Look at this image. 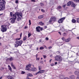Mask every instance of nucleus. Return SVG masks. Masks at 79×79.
<instances>
[{
	"mask_svg": "<svg viewBox=\"0 0 79 79\" xmlns=\"http://www.w3.org/2000/svg\"><path fill=\"white\" fill-rule=\"evenodd\" d=\"M62 40H65V39H64V37H63L62 38Z\"/></svg>",
	"mask_w": 79,
	"mask_h": 79,
	"instance_id": "44",
	"label": "nucleus"
},
{
	"mask_svg": "<svg viewBox=\"0 0 79 79\" xmlns=\"http://www.w3.org/2000/svg\"><path fill=\"white\" fill-rule=\"evenodd\" d=\"M56 20V18L54 17H51L50 19L49 23H54V21Z\"/></svg>",
	"mask_w": 79,
	"mask_h": 79,
	"instance_id": "4",
	"label": "nucleus"
},
{
	"mask_svg": "<svg viewBox=\"0 0 79 79\" xmlns=\"http://www.w3.org/2000/svg\"><path fill=\"white\" fill-rule=\"evenodd\" d=\"M7 60H10V61H12L14 60L13 57H11L7 59Z\"/></svg>",
	"mask_w": 79,
	"mask_h": 79,
	"instance_id": "12",
	"label": "nucleus"
},
{
	"mask_svg": "<svg viewBox=\"0 0 79 79\" xmlns=\"http://www.w3.org/2000/svg\"><path fill=\"white\" fill-rule=\"evenodd\" d=\"M27 79H31V78H28V77H27Z\"/></svg>",
	"mask_w": 79,
	"mask_h": 79,
	"instance_id": "56",
	"label": "nucleus"
},
{
	"mask_svg": "<svg viewBox=\"0 0 79 79\" xmlns=\"http://www.w3.org/2000/svg\"><path fill=\"white\" fill-rule=\"evenodd\" d=\"M10 15L11 17H12V16H13V13H12V12H10Z\"/></svg>",
	"mask_w": 79,
	"mask_h": 79,
	"instance_id": "29",
	"label": "nucleus"
},
{
	"mask_svg": "<svg viewBox=\"0 0 79 79\" xmlns=\"http://www.w3.org/2000/svg\"><path fill=\"white\" fill-rule=\"evenodd\" d=\"M71 40V38H69L65 40V42H69V41Z\"/></svg>",
	"mask_w": 79,
	"mask_h": 79,
	"instance_id": "10",
	"label": "nucleus"
},
{
	"mask_svg": "<svg viewBox=\"0 0 79 79\" xmlns=\"http://www.w3.org/2000/svg\"><path fill=\"white\" fill-rule=\"evenodd\" d=\"M16 44H14L15 45V47H18V46H21L22 44H23V41H18L17 40L15 41Z\"/></svg>",
	"mask_w": 79,
	"mask_h": 79,
	"instance_id": "3",
	"label": "nucleus"
},
{
	"mask_svg": "<svg viewBox=\"0 0 79 79\" xmlns=\"http://www.w3.org/2000/svg\"><path fill=\"white\" fill-rule=\"evenodd\" d=\"M44 48L42 46L40 47V50H44Z\"/></svg>",
	"mask_w": 79,
	"mask_h": 79,
	"instance_id": "26",
	"label": "nucleus"
},
{
	"mask_svg": "<svg viewBox=\"0 0 79 79\" xmlns=\"http://www.w3.org/2000/svg\"><path fill=\"white\" fill-rule=\"evenodd\" d=\"M22 33H21L20 35V38H21V36H22Z\"/></svg>",
	"mask_w": 79,
	"mask_h": 79,
	"instance_id": "43",
	"label": "nucleus"
},
{
	"mask_svg": "<svg viewBox=\"0 0 79 79\" xmlns=\"http://www.w3.org/2000/svg\"><path fill=\"white\" fill-rule=\"evenodd\" d=\"M19 15V16H20L21 17H22V16H23V15Z\"/></svg>",
	"mask_w": 79,
	"mask_h": 79,
	"instance_id": "64",
	"label": "nucleus"
},
{
	"mask_svg": "<svg viewBox=\"0 0 79 79\" xmlns=\"http://www.w3.org/2000/svg\"><path fill=\"white\" fill-rule=\"evenodd\" d=\"M38 69L40 70H41V69H42V67H41V66H39Z\"/></svg>",
	"mask_w": 79,
	"mask_h": 79,
	"instance_id": "27",
	"label": "nucleus"
},
{
	"mask_svg": "<svg viewBox=\"0 0 79 79\" xmlns=\"http://www.w3.org/2000/svg\"><path fill=\"white\" fill-rule=\"evenodd\" d=\"M15 2L16 3H18V1L16 0Z\"/></svg>",
	"mask_w": 79,
	"mask_h": 79,
	"instance_id": "47",
	"label": "nucleus"
},
{
	"mask_svg": "<svg viewBox=\"0 0 79 79\" xmlns=\"http://www.w3.org/2000/svg\"><path fill=\"white\" fill-rule=\"evenodd\" d=\"M57 8L58 9H61V6H58L57 7Z\"/></svg>",
	"mask_w": 79,
	"mask_h": 79,
	"instance_id": "34",
	"label": "nucleus"
},
{
	"mask_svg": "<svg viewBox=\"0 0 79 79\" xmlns=\"http://www.w3.org/2000/svg\"><path fill=\"white\" fill-rule=\"evenodd\" d=\"M7 78L8 79H14L13 77L9 75L7 76Z\"/></svg>",
	"mask_w": 79,
	"mask_h": 79,
	"instance_id": "11",
	"label": "nucleus"
},
{
	"mask_svg": "<svg viewBox=\"0 0 79 79\" xmlns=\"http://www.w3.org/2000/svg\"><path fill=\"white\" fill-rule=\"evenodd\" d=\"M3 15V14H0V16H2V15Z\"/></svg>",
	"mask_w": 79,
	"mask_h": 79,
	"instance_id": "63",
	"label": "nucleus"
},
{
	"mask_svg": "<svg viewBox=\"0 0 79 79\" xmlns=\"http://www.w3.org/2000/svg\"><path fill=\"white\" fill-rule=\"evenodd\" d=\"M28 37L29 38L31 35V34L29 33L28 34Z\"/></svg>",
	"mask_w": 79,
	"mask_h": 79,
	"instance_id": "31",
	"label": "nucleus"
},
{
	"mask_svg": "<svg viewBox=\"0 0 79 79\" xmlns=\"http://www.w3.org/2000/svg\"><path fill=\"white\" fill-rule=\"evenodd\" d=\"M44 47H45V48H46V49L47 48V47L46 46H44Z\"/></svg>",
	"mask_w": 79,
	"mask_h": 79,
	"instance_id": "62",
	"label": "nucleus"
},
{
	"mask_svg": "<svg viewBox=\"0 0 79 79\" xmlns=\"http://www.w3.org/2000/svg\"><path fill=\"white\" fill-rule=\"evenodd\" d=\"M36 29L37 32H40V30H39V29H40L41 31H42V30H43V28H42L40 27H36Z\"/></svg>",
	"mask_w": 79,
	"mask_h": 79,
	"instance_id": "7",
	"label": "nucleus"
},
{
	"mask_svg": "<svg viewBox=\"0 0 79 79\" xmlns=\"http://www.w3.org/2000/svg\"><path fill=\"white\" fill-rule=\"evenodd\" d=\"M54 61H59V62H61L62 61V58L61 56L60 55H56L54 57Z\"/></svg>",
	"mask_w": 79,
	"mask_h": 79,
	"instance_id": "2",
	"label": "nucleus"
},
{
	"mask_svg": "<svg viewBox=\"0 0 79 79\" xmlns=\"http://www.w3.org/2000/svg\"><path fill=\"white\" fill-rule=\"evenodd\" d=\"M39 24L41 26H43L44 25V23H43L42 22H40L39 23Z\"/></svg>",
	"mask_w": 79,
	"mask_h": 79,
	"instance_id": "22",
	"label": "nucleus"
},
{
	"mask_svg": "<svg viewBox=\"0 0 79 79\" xmlns=\"http://www.w3.org/2000/svg\"><path fill=\"white\" fill-rule=\"evenodd\" d=\"M31 71H36V68H32L31 69Z\"/></svg>",
	"mask_w": 79,
	"mask_h": 79,
	"instance_id": "17",
	"label": "nucleus"
},
{
	"mask_svg": "<svg viewBox=\"0 0 79 79\" xmlns=\"http://www.w3.org/2000/svg\"><path fill=\"white\" fill-rule=\"evenodd\" d=\"M74 73L76 75H77V76H79V72L78 71H76Z\"/></svg>",
	"mask_w": 79,
	"mask_h": 79,
	"instance_id": "15",
	"label": "nucleus"
},
{
	"mask_svg": "<svg viewBox=\"0 0 79 79\" xmlns=\"http://www.w3.org/2000/svg\"><path fill=\"white\" fill-rule=\"evenodd\" d=\"M77 79H79V76H77Z\"/></svg>",
	"mask_w": 79,
	"mask_h": 79,
	"instance_id": "50",
	"label": "nucleus"
},
{
	"mask_svg": "<svg viewBox=\"0 0 79 79\" xmlns=\"http://www.w3.org/2000/svg\"><path fill=\"white\" fill-rule=\"evenodd\" d=\"M72 6L73 7V8H74V7L76 6V5H75V4H74V2H72Z\"/></svg>",
	"mask_w": 79,
	"mask_h": 79,
	"instance_id": "19",
	"label": "nucleus"
},
{
	"mask_svg": "<svg viewBox=\"0 0 79 79\" xmlns=\"http://www.w3.org/2000/svg\"><path fill=\"white\" fill-rule=\"evenodd\" d=\"M65 17H63L62 18H61L58 21V23H63V21L65 19Z\"/></svg>",
	"mask_w": 79,
	"mask_h": 79,
	"instance_id": "6",
	"label": "nucleus"
},
{
	"mask_svg": "<svg viewBox=\"0 0 79 79\" xmlns=\"http://www.w3.org/2000/svg\"><path fill=\"white\" fill-rule=\"evenodd\" d=\"M69 77L70 79H75L76 78V77L74 75H72L70 76Z\"/></svg>",
	"mask_w": 79,
	"mask_h": 79,
	"instance_id": "9",
	"label": "nucleus"
},
{
	"mask_svg": "<svg viewBox=\"0 0 79 79\" xmlns=\"http://www.w3.org/2000/svg\"><path fill=\"white\" fill-rule=\"evenodd\" d=\"M1 27V30L2 32H6V27H4V26L3 25H2Z\"/></svg>",
	"mask_w": 79,
	"mask_h": 79,
	"instance_id": "5",
	"label": "nucleus"
},
{
	"mask_svg": "<svg viewBox=\"0 0 79 79\" xmlns=\"http://www.w3.org/2000/svg\"><path fill=\"white\" fill-rule=\"evenodd\" d=\"M31 64H29L28 65L26 66L27 68H29V67H31Z\"/></svg>",
	"mask_w": 79,
	"mask_h": 79,
	"instance_id": "25",
	"label": "nucleus"
},
{
	"mask_svg": "<svg viewBox=\"0 0 79 79\" xmlns=\"http://www.w3.org/2000/svg\"><path fill=\"white\" fill-rule=\"evenodd\" d=\"M25 73V72L22 71L21 73V74H24Z\"/></svg>",
	"mask_w": 79,
	"mask_h": 79,
	"instance_id": "28",
	"label": "nucleus"
},
{
	"mask_svg": "<svg viewBox=\"0 0 79 79\" xmlns=\"http://www.w3.org/2000/svg\"><path fill=\"white\" fill-rule=\"evenodd\" d=\"M27 39V36H25L23 38V41H25V40H26Z\"/></svg>",
	"mask_w": 79,
	"mask_h": 79,
	"instance_id": "24",
	"label": "nucleus"
},
{
	"mask_svg": "<svg viewBox=\"0 0 79 79\" xmlns=\"http://www.w3.org/2000/svg\"><path fill=\"white\" fill-rule=\"evenodd\" d=\"M57 63H58L57 62H55V64H57Z\"/></svg>",
	"mask_w": 79,
	"mask_h": 79,
	"instance_id": "59",
	"label": "nucleus"
},
{
	"mask_svg": "<svg viewBox=\"0 0 79 79\" xmlns=\"http://www.w3.org/2000/svg\"><path fill=\"white\" fill-rule=\"evenodd\" d=\"M29 25H31V20H29Z\"/></svg>",
	"mask_w": 79,
	"mask_h": 79,
	"instance_id": "38",
	"label": "nucleus"
},
{
	"mask_svg": "<svg viewBox=\"0 0 79 79\" xmlns=\"http://www.w3.org/2000/svg\"><path fill=\"white\" fill-rule=\"evenodd\" d=\"M16 40H21V38L17 39H16Z\"/></svg>",
	"mask_w": 79,
	"mask_h": 79,
	"instance_id": "52",
	"label": "nucleus"
},
{
	"mask_svg": "<svg viewBox=\"0 0 79 79\" xmlns=\"http://www.w3.org/2000/svg\"><path fill=\"white\" fill-rule=\"evenodd\" d=\"M6 48H8H8V47H11V46H10V44H8V46H6Z\"/></svg>",
	"mask_w": 79,
	"mask_h": 79,
	"instance_id": "35",
	"label": "nucleus"
},
{
	"mask_svg": "<svg viewBox=\"0 0 79 79\" xmlns=\"http://www.w3.org/2000/svg\"><path fill=\"white\" fill-rule=\"evenodd\" d=\"M6 2L3 0H0V11H2L5 10V4Z\"/></svg>",
	"mask_w": 79,
	"mask_h": 79,
	"instance_id": "1",
	"label": "nucleus"
},
{
	"mask_svg": "<svg viewBox=\"0 0 79 79\" xmlns=\"http://www.w3.org/2000/svg\"><path fill=\"white\" fill-rule=\"evenodd\" d=\"M43 57L45 59L47 57V56L46 55H44Z\"/></svg>",
	"mask_w": 79,
	"mask_h": 79,
	"instance_id": "41",
	"label": "nucleus"
},
{
	"mask_svg": "<svg viewBox=\"0 0 79 79\" xmlns=\"http://www.w3.org/2000/svg\"><path fill=\"white\" fill-rule=\"evenodd\" d=\"M40 63H41V64H43L44 63V61L41 60L40 61Z\"/></svg>",
	"mask_w": 79,
	"mask_h": 79,
	"instance_id": "37",
	"label": "nucleus"
},
{
	"mask_svg": "<svg viewBox=\"0 0 79 79\" xmlns=\"http://www.w3.org/2000/svg\"><path fill=\"white\" fill-rule=\"evenodd\" d=\"M45 39H46V40H48L49 39L48 37H47Z\"/></svg>",
	"mask_w": 79,
	"mask_h": 79,
	"instance_id": "51",
	"label": "nucleus"
},
{
	"mask_svg": "<svg viewBox=\"0 0 79 79\" xmlns=\"http://www.w3.org/2000/svg\"><path fill=\"white\" fill-rule=\"evenodd\" d=\"M40 5L41 6H44V3H40Z\"/></svg>",
	"mask_w": 79,
	"mask_h": 79,
	"instance_id": "33",
	"label": "nucleus"
},
{
	"mask_svg": "<svg viewBox=\"0 0 79 79\" xmlns=\"http://www.w3.org/2000/svg\"><path fill=\"white\" fill-rule=\"evenodd\" d=\"M31 2H35V0H31Z\"/></svg>",
	"mask_w": 79,
	"mask_h": 79,
	"instance_id": "42",
	"label": "nucleus"
},
{
	"mask_svg": "<svg viewBox=\"0 0 79 79\" xmlns=\"http://www.w3.org/2000/svg\"><path fill=\"white\" fill-rule=\"evenodd\" d=\"M15 18H14L12 19V20L11 21V23H14V22L15 21Z\"/></svg>",
	"mask_w": 79,
	"mask_h": 79,
	"instance_id": "16",
	"label": "nucleus"
},
{
	"mask_svg": "<svg viewBox=\"0 0 79 79\" xmlns=\"http://www.w3.org/2000/svg\"><path fill=\"white\" fill-rule=\"evenodd\" d=\"M36 60H40V58H37L36 59Z\"/></svg>",
	"mask_w": 79,
	"mask_h": 79,
	"instance_id": "46",
	"label": "nucleus"
},
{
	"mask_svg": "<svg viewBox=\"0 0 79 79\" xmlns=\"http://www.w3.org/2000/svg\"><path fill=\"white\" fill-rule=\"evenodd\" d=\"M48 49H51V48H52V46L49 47L48 48Z\"/></svg>",
	"mask_w": 79,
	"mask_h": 79,
	"instance_id": "45",
	"label": "nucleus"
},
{
	"mask_svg": "<svg viewBox=\"0 0 79 79\" xmlns=\"http://www.w3.org/2000/svg\"><path fill=\"white\" fill-rule=\"evenodd\" d=\"M27 76H30V77L33 76L32 75L31 73H30L27 74Z\"/></svg>",
	"mask_w": 79,
	"mask_h": 79,
	"instance_id": "20",
	"label": "nucleus"
},
{
	"mask_svg": "<svg viewBox=\"0 0 79 79\" xmlns=\"http://www.w3.org/2000/svg\"><path fill=\"white\" fill-rule=\"evenodd\" d=\"M40 73H44L45 72L44 70H40L39 71Z\"/></svg>",
	"mask_w": 79,
	"mask_h": 79,
	"instance_id": "21",
	"label": "nucleus"
},
{
	"mask_svg": "<svg viewBox=\"0 0 79 79\" xmlns=\"http://www.w3.org/2000/svg\"><path fill=\"white\" fill-rule=\"evenodd\" d=\"M39 73H40V72L39 71V72H38L36 73V75H37V74H39Z\"/></svg>",
	"mask_w": 79,
	"mask_h": 79,
	"instance_id": "39",
	"label": "nucleus"
},
{
	"mask_svg": "<svg viewBox=\"0 0 79 79\" xmlns=\"http://www.w3.org/2000/svg\"><path fill=\"white\" fill-rule=\"evenodd\" d=\"M11 65L12 68H13V69H16V67H15V66H14V65H13V62L11 63Z\"/></svg>",
	"mask_w": 79,
	"mask_h": 79,
	"instance_id": "13",
	"label": "nucleus"
},
{
	"mask_svg": "<svg viewBox=\"0 0 79 79\" xmlns=\"http://www.w3.org/2000/svg\"><path fill=\"white\" fill-rule=\"evenodd\" d=\"M18 16V18H19V19H20V20H21V17H19V16Z\"/></svg>",
	"mask_w": 79,
	"mask_h": 79,
	"instance_id": "49",
	"label": "nucleus"
},
{
	"mask_svg": "<svg viewBox=\"0 0 79 79\" xmlns=\"http://www.w3.org/2000/svg\"><path fill=\"white\" fill-rule=\"evenodd\" d=\"M43 16L40 15L38 17V18H39V19H42V18H43Z\"/></svg>",
	"mask_w": 79,
	"mask_h": 79,
	"instance_id": "23",
	"label": "nucleus"
},
{
	"mask_svg": "<svg viewBox=\"0 0 79 79\" xmlns=\"http://www.w3.org/2000/svg\"><path fill=\"white\" fill-rule=\"evenodd\" d=\"M77 22L78 23H79V18H78L77 20Z\"/></svg>",
	"mask_w": 79,
	"mask_h": 79,
	"instance_id": "32",
	"label": "nucleus"
},
{
	"mask_svg": "<svg viewBox=\"0 0 79 79\" xmlns=\"http://www.w3.org/2000/svg\"><path fill=\"white\" fill-rule=\"evenodd\" d=\"M65 6H66V5H65L63 6V8H64L65 7Z\"/></svg>",
	"mask_w": 79,
	"mask_h": 79,
	"instance_id": "53",
	"label": "nucleus"
},
{
	"mask_svg": "<svg viewBox=\"0 0 79 79\" xmlns=\"http://www.w3.org/2000/svg\"><path fill=\"white\" fill-rule=\"evenodd\" d=\"M77 39H78L79 40V37H77Z\"/></svg>",
	"mask_w": 79,
	"mask_h": 79,
	"instance_id": "61",
	"label": "nucleus"
},
{
	"mask_svg": "<svg viewBox=\"0 0 79 79\" xmlns=\"http://www.w3.org/2000/svg\"><path fill=\"white\" fill-rule=\"evenodd\" d=\"M52 59H50V60H49V63H51V61H52Z\"/></svg>",
	"mask_w": 79,
	"mask_h": 79,
	"instance_id": "54",
	"label": "nucleus"
},
{
	"mask_svg": "<svg viewBox=\"0 0 79 79\" xmlns=\"http://www.w3.org/2000/svg\"><path fill=\"white\" fill-rule=\"evenodd\" d=\"M58 33H59V34H60V35H61V33L60 32H59Z\"/></svg>",
	"mask_w": 79,
	"mask_h": 79,
	"instance_id": "55",
	"label": "nucleus"
},
{
	"mask_svg": "<svg viewBox=\"0 0 79 79\" xmlns=\"http://www.w3.org/2000/svg\"><path fill=\"white\" fill-rule=\"evenodd\" d=\"M39 41L40 42H42V40H39Z\"/></svg>",
	"mask_w": 79,
	"mask_h": 79,
	"instance_id": "58",
	"label": "nucleus"
},
{
	"mask_svg": "<svg viewBox=\"0 0 79 79\" xmlns=\"http://www.w3.org/2000/svg\"><path fill=\"white\" fill-rule=\"evenodd\" d=\"M15 14H14L12 17H13V18H15V19H16V15H17V16H18V15H19L18 12H17L15 13Z\"/></svg>",
	"mask_w": 79,
	"mask_h": 79,
	"instance_id": "8",
	"label": "nucleus"
},
{
	"mask_svg": "<svg viewBox=\"0 0 79 79\" xmlns=\"http://www.w3.org/2000/svg\"><path fill=\"white\" fill-rule=\"evenodd\" d=\"M36 58H37V57H38V55L37 54L36 55Z\"/></svg>",
	"mask_w": 79,
	"mask_h": 79,
	"instance_id": "60",
	"label": "nucleus"
},
{
	"mask_svg": "<svg viewBox=\"0 0 79 79\" xmlns=\"http://www.w3.org/2000/svg\"><path fill=\"white\" fill-rule=\"evenodd\" d=\"M6 26H10V23L8 22H6Z\"/></svg>",
	"mask_w": 79,
	"mask_h": 79,
	"instance_id": "30",
	"label": "nucleus"
},
{
	"mask_svg": "<svg viewBox=\"0 0 79 79\" xmlns=\"http://www.w3.org/2000/svg\"><path fill=\"white\" fill-rule=\"evenodd\" d=\"M41 11L42 12H43V13H44V12H45V10L43 9H41Z\"/></svg>",
	"mask_w": 79,
	"mask_h": 79,
	"instance_id": "40",
	"label": "nucleus"
},
{
	"mask_svg": "<svg viewBox=\"0 0 79 79\" xmlns=\"http://www.w3.org/2000/svg\"><path fill=\"white\" fill-rule=\"evenodd\" d=\"M72 2H71V1H69V2H68L67 4V6H69V5H71V4H72Z\"/></svg>",
	"mask_w": 79,
	"mask_h": 79,
	"instance_id": "14",
	"label": "nucleus"
},
{
	"mask_svg": "<svg viewBox=\"0 0 79 79\" xmlns=\"http://www.w3.org/2000/svg\"><path fill=\"white\" fill-rule=\"evenodd\" d=\"M50 57H52V55H50Z\"/></svg>",
	"mask_w": 79,
	"mask_h": 79,
	"instance_id": "57",
	"label": "nucleus"
},
{
	"mask_svg": "<svg viewBox=\"0 0 79 79\" xmlns=\"http://www.w3.org/2000/svg\"><path fill=\"white\" fill-rule=\"evenodd\" d=\"M50 65L51 66H53L55 64L53 63H52L50 64Z\"/></svg>",
	"mask_w": 79,
	"mask_h": 79,
	"instance_id": "36",
	"label": "nucleus"
},
{
	"mask_svg": "<svg viewBox=\"0 0 79 79\" xmlns=\"http://www.w3.org/2000/svg\"><path fill=\"white\" fill-rule=\"evenodd\" d=\"M72 22L73 23H76V20L74 19H73L72 20Z\"/></svg>",
	"mask_w": 79,
	"mask_h": 79,
	"instance_id": "18",
	"label": "nucleus"
},
{
	"mask_svg": "<svg viewBox=\"0 0 79 79\" xmlns=\"http://www.w3.org/2000/svg\"><path fill=\"white\" fill-rule=\"evenodd\" d=\"M27 69V70H28V71H31V69Z\"/></svg>",
	"mask_w": 79,
	"mask_h": 79,
	"instance_id": "48",
	"label": "nucleus"
}]
</instances>
